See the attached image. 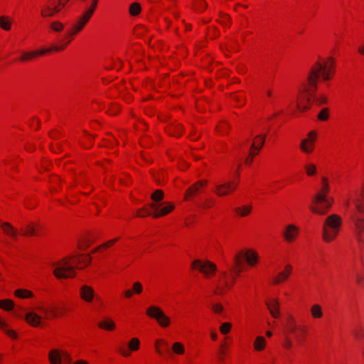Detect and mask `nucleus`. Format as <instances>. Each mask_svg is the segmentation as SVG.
Masks as SVG:
<instances>
[{
	"instance_id": "c85d7f7f",
	"label": "nucleus",
	"mask_w": 364,
	"mask_h": 364,
	"mask_svg": "<svg viewBox=\"0 0 364 364\" xmlns=\"http://www.w3.org/2000/svg\"><path fill=\"white\" fill-rule=\"evenodd\" d=\"M0 228L4 234L10 238L16 240L18 239V230L15 228L11 223L3 222L0 224Z\"/></svg>"
},
{
	"instance_id": "dca6fc26",
	"label": "nucleus",
	"mask_w": 364,
	"mask_h": 364,
	"mask_svg": "<svg viewBox=\"0 0 364 364\" xmlns=\"http://www.w3.org/2000/svg\"><path fill=\"white\" fill-rule=\"evenodd\" d=\"M317 132L314 130L309 132L306 138L301 140L299 144L300 150L305 154H311L315 149L317 140Z\"/></svg>"
},
{
	"instance_id": "864d4df0",
	"label": "nucleus",
	"mask_w": 364,
	"mask_h": 364,
	"mask_svg": "<svg viewBox=\"0 0 364 364\" xmlns=\"http://www.w3.org/2000/svg\"><path fill=\"white\" fill-rule=\"evenodd\" d=\"M243 255L238 254L236 255L234 257V264L236 273L238 274L241 272L240 266L242 264V257Z\"/></svg>"
},
{
	"instance_id": "8fccbe9b",
	"label": "nucleus",
	"mask_w": 364,
	"mask_h": 364,
	"mask_svg": "<svg viewBox=\"0 0 364 364\" xmlns=\"http://www.w3.org/2000/svg\"><path fill=\"white\" fill-rule=\"evenodd\" d=\"M282 346L286 350H291L293 348L294 344L291 338L289 336H287L284 337Z\"/></svg>"
},
{
	"instance_id": "2f4dec72",
	"label": "nucleus",
	"mask_w": 364,
	"mask_h": 364,
	"mask_svg": "<svg viewBox=\"0 0 364 364\" xmlns=\"http://www.w3.org/2000/svg\"><path fill=\"white\" fill-rule=\"evenodd\" d=\"M38 230V225L33 223H26L21 228L22 235L26 237L37 235Z\"/></svg>"
},
{
	"instance_id": "f704fd0d",
	"label": "nucleus",
	"mask_w": 364,
	"mask_h": 364,
	"mask_svg": "<svg viewBox=\"0 0 364 364\" xmlns=\"http://www.w3.org/2000/svg\"><path fill=\"white\" fill-rule=\"evenodd\" d=\"M0 329L4 331V333L12 339H17L18 334L13 329L9 328L7 323L0 318Z\"/></svg>"
},
{
	"instance_id": "473e14b6",
	"label": "nucleus",
	"mask_w": 364,
	"mask_h": 364,
	"mask_svg": "<svg viewBox=\"0 0 364 364\" xmlns=\"http://www.w3.org/2000/svg\"><path fill=\"white\" fill-rule=\"evenodd\" d=\"M265 140L264 135H258L253 139L250 149L252 150V154H258L262 149Z\"/></svg>"
},
{
	"instance_id": "f257e3e1",
	"label": "nucleus",
	"mask_w": 364,
	"mask_h": 364,
	"mask_svg": "<svg viewBox=\"0 0 364 364\" xmlns=\"http://www.w3.org/2000/svg\"><path fill=\"white\" fill-rule=\"evenodd\" d=\"M336 73V60L331 57L319 58L311 66L306 83L309 91H315L317 88V81L320 78L323 81H328L333 78Z\"/></svg>"
},
{
	"instance_id": "4d7b16f0",
	"label": "nucleus",
	"mask_w": 364,
	"mask_h": 364,
	"mask_svg": "<svg viewBox=\"0 0 364 364\" xmlns=\"http://www.w3.org/2000/svg\"><path fill=\"white\" fill-rule=\"evenodd\" d=\"M119 240V237H117V238H114V239H112V240H108L106 242H105L104 244H102V245L99 246L98 247H97L95 250H94V252H95L96 251H97L98 250H100V248H109L110 247H112L114 244H115L118 240Z\"/></svg>"
},
{
	"instance_id": "1a4fd4ad",
	"label": "nucleus",
	"mask_w": 364,
	"mask_h": 364,
	"mask_svg": "<svg viewBox=\"0 0 364 364\" xmlns=\"http://www.w3.org/2000/svg\"><path fill=\"white\" fill-rule=\"evenodd\" d=\"M70 259L65 257L60 260L53 262V274L58 279H69L76 276V271L73 269V265L70 263Z\"/></svg>"
},
{
	"instance_id": "20e7f679",
	"label": "nucleus",
	"mask_w": 364,
	"mask_h": 364,
	"mask_svg": "<svg viewBox=\"0 0 364 364\" xmlns=\"http://www.w3.org/2000/svg\"><path fill=\"white\" fill-rule=\"evenodd\" d=\"M97 7V0H93L90 6L78 16L71 28L68 31L67 35L61 40V44L53 46L55 52H60L66 48L68 45L73 41V37L81 32L90 21Z\"/></svg>"
},
{
	"instance_id": "a878e982",
	"label": "nucleus",
	"mask_w": 364,
	"mask_h": 364,
	"mask_svg": "<svg viewBox=\"0 0 364 364\" xmlns=\"http://www.w3.org/2000/svg\"><path fill=\"white\" fill-rule=\"evenodd\" d=\"M351 200L357 211L364 214V189L356 191Z\"/></svg>"
},
{
	"instance_id": "338daca9",
	"label": "nucleus",
	"mask_w": 364,
	"mask_h": 364,
	"mask_svg": "<svg viewBox=\"0 0 364 364\" xmlns=\"http://www.w3.org/2000/svg\"><path fill=\"white\" fill-rule=\"evenodd\" d=\"M257 154H252V150H250V154H249V156L246 158L245 159V164L247 166H250L253 161V159L254 157L256 156Z\"/></svg>"
},
{
	"instance_id": "2eb2a0df",
	"label": "nucleus",
	"mask_w": 364,
	"mask_h": 364,
	"mask_svg": "<svg viewBox=\"0 0 364 364\" xmlns=\"http://www.w3.org/2000/svg\"><path fill=\"white\" fill-rule=\"evenodd\" d=\"M300 228L295 224H288L284 226L281 235L284 241L288 244L295 242L300 235Z\"/></svg>"
},
{
	"instance_id": "b1692460",
	"label": "nucleus",
	"mask_w": 364,
	"mask_h": 364,
	"mask_svg": "<svg viewBox=\"0 0 364 364\" xmlns=\"http://www.w3.org/2000/svg\"><path fill=\"white\" fill-rule=\"evenodd\" d=\"M355 234L358 242L364 244V218L353 216Z\"/></svg>"
},
{
	"instance_id": "c9c22d12",
	"label": "nucleus",
	"mask_w": 364,
	"mask_h": 364,
	"mask_svg": "<svg viewBox=\"0 0 364 364\" xmlns=\"http://www.w3.org/2000/svg\"><path fill=\"white\" fill-rule=\"evenodd\" d=\"M0 329L4 331V333L12 339H17L18 334L13 329L9 328L7 323L0 318Z\"/></svg>"
},
{
	"instance_id": "e433bc0d",
	"label": "nucleus",
	"mask_w": 364,
	"mask_h": 364,
	"mask_svg": "<svg viewBox=\"0 0 364 364\" xmlns=\"http://www.w3.org/2000/svg\"><path fill=\"white\" fill-rule=\"evenodd\" d=\"M14 294L16 297L22 299H32L34 296L33 292L26 289H17L14 291Z\"/></svg>"
},
{
	"instance_id": "412c9836",
	"label": "nucleus",
	"mask_w": 364,
	"mask_h": 364,
	"mask_svg": "<svg viewBox=\"0 0 364 364\" xmlns=\"http://www.w3.org/2000/svg\"><path fill=\"white\" fill-rule=\"evenodd\" d=\"M54 51L53 49V47L50 48H46V49H40V50H35L31 51H24L22 52L21 55L18 58V61L21 63H28L36 59L38 56H41L45 55L46 53Z\"/></svg>"
},
{
	"instance_id": "49530a36",
	"label": "nucleus",
	"mask_w": 364,
	"mask_h": 364,
	"mask_svg": "<svg viewBox=\"0 0 364 364\" xmlns=\"http://www.w3.org/2000/svg\"><path fill=\"white\" fill-rule=\"evenodd\" d=\"M141 11V5L137 2H134L130 4L129 8V12L131 16H138Z\"/></svg>"
},
{
	"instance_id": "f8f14e48",
	"label": "nucleus",
	"mask_w": 364,
	"mask_h": 364,
	"mask_svg": "<svg viewBox=\"0 0 364 364\" xmlns=\"http://www.w3.org/2000/svg\"><path fill=\"white\" fill-rule=\"evenodd\" d=\"M146 314L150 318L155 319L162 328L169 327L171 323V318L158 306L151 305L149 306L146 310Z\"/></svg>"
},
{
	"instance_id": "37998d69",
	"label": "nucleus",
	"mask_w": 364,
	"mask_h": 364,
	"mask_svg": "<svg viewBox=\"0 0 364 364\" xmlns=\"http://www.w3.org/2000/svg\"><path fill=\"white\" fill-rule=\"evenodd\" d=\"M148 215H152L153 216V210L150 208V204L148 207H144L140 209H139L136 211V216L139 218H144L146 217Z\"/></svg>"
},
{
	"instance_id": "79ce46f5",
	"label": "nucleus",
	"mask_w": 364,
	"mask_h": 364,
	"mask_svg": "<svg viewBox=\"0 0 364 364\" xmlns=\"http://www.w3.org/2000/svg\"><path fill=\"white\" fill-rule=\"evenodd\" d=\"M168 132L169 134L178 137L183 133V126L180 124L171 125Z\"/></svg>"
},
{
	"instance_id": "72a5a7b5",
	"label": "nucleus",
	"mask_w": 364,
	"mask_h": 364,
	"mask_svg": "<svg viewBox=\"0 0 364 364\" xmlns=\"http://www.w3.org/2000/svg\"><path fill=\"white\" fill-rule=\"evenodd\" d=\"M98 327L105 331H112L116 328V323L111 318H106L98 323Z\"/></svg>"
},
{
	"instance_id": "4c0bfd02",
	"label": "nucleus",
	"mask_w": 364,
	"mask_h": 364,
	"mask_svg": "<svg viewBox=\"0 0 364 364\" xmlns=\"http://www.w3.org/2000/svg\"><path fill=\"white\" fill-rule=\"evenodd\" d=\"M310 314L314 319H320L323 316L322 307L318 304H314L311 306Z\"/></svg>"
},
{
	"instance_id": "c756f323",
	"label": "nucleus",
	"mask_w": 364,
	"mask_h": 364,
	"mask_svg": "<svg viewBox=\"0 0 364 364\" xmlns=\"http://www.w3.org/2000/svg\"><path fill=\"white\" fill-rule=\"evenodd\" d=\"M154 348L156 353L160 356L169 353L168 343L163 338H158L155 341Z\"/></svg>"
},
{
	"instance_id": "a19ab883",
	"label": "nucleus",
	"mask_w": 364,
	"mask_h": 364,
	"mask_svg": "<svg viewBox=\"0 0 364 364\" xmlns=\"http://www.w3.org/2000/svg\"><path fill=\"white\" fill-rule=\"evenodd\" d=\"M0 28L4 31H10L11 28V20L9 16H0Z\"/></svg>"
},
{
	"instance_id": "de8ad7c7",
	"label": "nucleus",
	"mask_w": 364,
	"mask_h": 364,
	"mask_svg": "<svg viewBox=\"0 0 364 364\" xmlns=\"http://www.w3.org/2000/svg\"><path fill=\"white\" fill-rule=\"evenodd\" d=\"M171 350L176 355H183L185 353L184 345L181 342L173 343Z\"/></svg>"
},
{
	"instance_id": "a211bd4d",
	"label": "nucleus",
	"mask_w": 364,
	"mask_h": 364,
	"mask_svg": "<svg viewBox=\"0 0 364 364\" xmlns=\"http://www.w3.org/2000/svg\"><path fill=\"white\" fill-rule=\"evenodd\" d=\"M308 84L304 85L303 91L298 95L296 100V107L300 112H304L309 109L310 95L315 91H309Z\"/></svg>"
},
{
	"instance_id": "0eeeda50",
	"label": "nucleus",
	"mask_w": 364,
	"mask_h": 364,
	"mask_svg": "<svg viewBox=\"0 0 364 364\" xmlns=\"http://www.w3.org/2000/svg\"><path fill=\"white\" fill-rule=\"evenodd\" d=\"M342 223L343 219L338 215L331 214L326 217L322 225V240L326 243L333 242L341 231Z\"/></svg>"
},
{
	"instance_id": "f03ea898",
	"label": "nucleus",
	"mask_w": 364,
	"mask_h": 364,
	"mask_svg": "<svg viewBox=\"0 0 364 364\" xmlns=\"http://www.w3.org/2000/svg\"><path fill=\"white\" fill-rule=\"evenodd\" d=\"M97 7V0H93L90 6L78 16L71 28L68 31L67 35L61 40V44L53 46L55 52H60L66 48L68 45L73 41V37L81 32L90 21Z\"/></svg>"
},
{
	"instance_id": "774afa93",
	"label": "nucleus",
	"mask_w": 364,
	"mask_h": 364,
	"mask_svg": "<svg viewBox=\"0 0 364 364\" xmlns=\"http://www.w3.org/2000/svg\"><path fill=\"white\" fill-rule=\"evenodd\" d=\"M316 100L318 105H323L327 102V97L324 95H321L318 97Z\"/></svg>"
},
{
	"instance_id": "3c124183",
	"label": "nucleus",
	"mask_w": 364,
	"mask_h": 364,
	"mask_svg": "<svg viewBox=\"0 0 364 364\" xmlns=\"http://www.w3.org/2000/svg\"><path fill=\"white\" fill-rule=\"evenodd\" d=\"M50 28L53 31L60 33L64 29V24L59 21H54L50 23Z\"/></svg>"
},
{
	"instance_id": "13d9d810",
	"label": "nucleus",
	"mask_w": 364,
	"mask_h": 364,
	"mask_svg": "<svg viewBox=\"0 0 364 364\" xmlns=\"http://www.w3.org/2000/svg\"><path fill=\"white\" fill-rule=\"evenodd\" d=\"M232 328V324L230 322H225L220 326V331L222 334H228Z\"/></svg>"
},
{
	"instance_id": "052dcab7",
	"label": "nucleus",
	"mask_w": 364,
	"mask_h": 364,
	"mask_svg": "<svg viewBox=\"0 0 364 364\" xmlns=\"http://www.w3.org/2000/svg\"><path fill=\"white\" fill-rule=\"evenodd\" d=\"M230 21V16L226 14H223L220 15V16L218 19L219 23L224 26H229Z\"/></svg>"
},
{
	"instance_id": "ea45409f",
	"label": "nucleus",
	"mask_w": 364,
	"mask_h": 364,
	"mask_svg": "<svg viewBox=\"0 0 364 364\" xmlns=\"http://www.w3.org/2000/svg\"><path fill=\"white\" fill-rule=\"evenodd\" d=\"M267 346V341L264 337L257 336L253 342V347L256 351H262Z\"/></svg>"
},
{
	"instance_id": "393cba45",
	"label": "nucleus",
	"mask_w": 364,
	"mask_h": 364,
	"mask_svg": "<svg viewBox=\"0 0 364 364\" xmlns=\"http://www.w3.org/2000/svg\"><path fill=\"white\" fill-rule=\"evenodd\" d=\"M207 181H198L188 188L185 194V200H188L191 197L196 196L206 186Z\"/></svg>"
},
{
	"instance_id": "ddd939ff",
	"label": "nucleus",
	"mask_w": 364,
	"mask_h": 364,
	"mask_svg": "<svg viewBox=\"0 0 364 364\" xmlns=\"http://www.w3.org/2000/svg\"><path fill=\"white\" fill-rule=\"evenodd\" d=\"M72 355L64 349L52 348L48 352V360L50 364H71Z\"/></svg>"
},
{
	"instance_id": "5fc2aeb1",
	"label": "nucleus",
	"mask_w": 364,
	"mask_h": 364,
	"mask_svg": "<svg viewBox=\"0 0 364 364\" xmlns=\"http://www.w3.org/2000/svg\"><path fill=\"white\" fill-rule=\"evenodd\" d=\"M194 9L198 12L203 11L206 8V3L204 0H196L193 4Z\"/></svg>"
},
{
	"instance_id": "69168bd1",
	"label": "nucleus",
	"mask_w": 364,
	"mask_h": 364,
	"mask_svg": "<svg viewBox=\"0 0 364 364\" xmlns=\"http://www.w3.org/2000/svg\"><path fill=\"white\" fill-rule=\"evenodd\" d=\"M132 350H130V349L128 348H121L119 350V353H120L121 355H122L123 357L124 358H128L132 354Z\"/></svg>"
},
{
	"instance_id": "4be33fe9",
	"label": "nucleus",
	"mask_w": 364,
	"mask_h": 364,
	"mask_svg": "<svg viewBox=\"0 0 364 364\" xmlns=\"http://www.w3.org/2000/svg\"><path fill=\"white\" fill-rule=\"evenodd\" d=\"M79 296L83 301L90 304L93 302L96 294L92 287L83 284L79 289Z\"/></svg>"
},
{
	"instance_id": "9d476101",
	"label": "nucleus",
	"mask_w": 364,
	"mask_h": 364,
	"mask_svg": "<svg viewBox=\"0 0 364 364\" xmlns=\"http://www.w3.org/2000/svg\"><path fill=\"white\" fill-rule=\"evenodd\" d=\"M285 328L289 334H294L298 331L296 341L298 346H301L306 342L308 337V328L306 326H299L296 318L292 314H289L286 319Z\"/></svg>"
},
{
	"instance_id": "4468645a",
	"label": "nucleus",
	"mask_w": 364,
	"mask_h": 364,
	"mask_svg": "<svg viewBox=\"0 0 364 364\" xmlns=\"http://www.w3.org/2000/svg\"><path fill=\"white\" fill-rule=\"evenodd\" d=\"M62 5L58 0H48L41 6V16L43 18L53 17L63 9Z\"/></svg>"
},
{
	"instance_id": "7c9ffc66",
	"label": "nucleus",
	"mask_w": 364,
	"mask_h": 364,
	"mask_svg": "<svg viewBox=\"0 0 364 364\" xmlns=\"http://www.w3.org/2000/svg\"><path fill=\"white\" fill-rule=\"evenodd\" d=\"M26 322L32 327H38L42 321V317L33 311H29L25 315Z\"/></svg>"
},
{
	"instance_id": "aec40b11",
	"label": "nucleus",
	"mask_w": 364,
	"mask_h": 364,
	"mask_svg": "<svg viewBox=\"0 0 364 364\" xmlns=\"http://www.w3.org/2000/svg\"><path fill=\"white\" fill-rule=\"evenodd\" d=\"M70 259V263L73 265L75 271L77 269H82L89 265L91 262L92 258L88 255H77L67 256Z\"/></svg>"
},
{
	"instance_id": "09e8293b",
	"label": "nucleus",
	"mask_w": 364,
	"mask_h": 364,
	"mask_svg": "<svg viewBox=\"0 0 364 364\" xmlns=\"http://www.w3.org/2000/svg\"><path fill=\"white\" fill-rule=\"evenodd\" d=\"M14 306V303L11 299L0 300V309L5 311H11Z\"/></svg>"
},
{
	"instance_id": "6ab92c4d",
	"label": "nucleus",
	"mask_w": 364,
	"mask_h": 364,
	"mask_svg": "<svg viewBox=\"0 0 364 364\" xmlns=\"http://www.w3.org/2000/svg\"><path fill=\"white\" fill-rule=\"evenodd\" d=\"M150 208L153 210V217L156 218L168 215L174 209L175 206L172 203H151Z\"/></svg>"
},
{
	"instance_id": "603ef678",
	"label": "nucleus",
	"mask_w": 364,
	"mask_h": 364,
	"mask_svg": "<svg viewBox=\"0 0 364 364\" xmlns=\"http://www.w3.org/2000/svg\"><path fill=\"white\" fill-rule=\"evenodd\" d=\"M216 130L220 134H225L228 132L229 125L225 122H221L216 127Z\"/></svg>"
},
{
	"instance_id": "5701e85b",
	"label": "nucleus",
	"mask_w": 364,
	"mask_h": 364,
	"mask_svg": "<svg viewBox=\"0 0 364 364\" xmlns=\"http://www.w3.org/2000/svg\"><path fill=\"white\" fill-rule=\"evenodd\" d=\"M293 270V267L287 264L285 265L284 269L279 272L275 277L272 279V283L274 285H278L282 283L285 282L291 275Z\"/></svg>"
},
{
	"instance_id": "cd10ccee",
	"label": "nucleus",
	"mask_w": 364,
	"mask_h": 364,
	"mask_svg": "<svg viewBox=\"0 0 364 364\" xmlns=\"http://www.w3.org/2000/svg\"><path fill=\"white\" fill-rule=\"evenodd\" d=\"M267 307L271 316L274 318L280 316L279 302L278 299H271L266 301Z\"/></svg>"
},
{
	"instance_id": "58836bf2",
	"label": "nucleus",
	"mask_w": 364,
	"mask_h": 364,
	"mask_svg": "<svg viewBox=\"0 0 364 364\" xmlns=\"http://www.w3.org/2000/svg\"><path fill=\"white\" fill-rule=\"evenodd\" d=\"M252 207L250 205H244L235 209V213L240 217H247L252 213Z\"/></svg>"
},
{
	"instance_id": "7ed1b4c3",
	"label": "nucleus",
	"mask_w": 364,
	"mask_h": 364,
	"mask_svg": "<svg viewBox=\"0 0 364 364\" xmlns=\"http://www.w3.org/2000/svg\"><path fill=\"white\" fill-rule=\"evenodd\" d=\"M97 7V0H93L90 6L78 16L71 28L68 31L67 35L61 40V44L53 46L55 52H60L66 48L68 45L73 41V37L81 32L90 21Z\"/></svg>"
},
{
	"instance_id": "680f3d73",
	"label": "nucleus",
	"mask_w": 364,
	"mask_h": 364,
	"mask_svg": "<svg viewBox=\"0 0 364 364\" xmlns=\"http://www.w3.org/2000/svg\"><path fill=\"white\" fill-rule=\"evenodd\" d=\"M328 117L329 114L327 108L322 109L318 115V118L321 121H326Z\"/></svg>"
},
{
	"instance_id": "6e6552de",
	"label": "nucleus",
	"mask_w": 364,
	"mask_h": 364,
	"mask_svg": "<svg viewBox=\"0 0 364 364\" xmlns=\"http://www.w3.org/2000/svg\"><path fill=\"white\" fill-rule=\"evenodd\" d=\"M235 277L225 270H220L213 282L214 293L217 295H223L233 287Z\"/></svg>"
},
{
	"instance_id": "0e129e2a",
	"label": "nucleus",
	"mask_w": 364,
	"mask_h": 364,
	"mask_svg": "<svg viewBox=\"0 0 364 364\" xmlns=\"http://www.w3.org/2000/svg\"><path fill=\"white\" fill-rule=\"evenodd\" d=\"M212 310L215 314H220L223 313V306L220 304H214L212 306Z\"/></svg>"
},
{
	"instance_id": "423d86ee",
	"label": "nucleus",
	"mask_w": 364,
	"mask_h": 364,
	"mask_svg": "<svg viewBox=\"0 0 364 364\" xmlns=\"http://www.w3.org/2000/svg\"><path fill=\"white\" fill-rule=\"evenodd\" d=\"M330 186L326 177L321 178V187L313 198L309 205V210L314 214L323 215L330 210L334 199L329 196Z\"/></svg>"
},
{
	"instance_id": "bb28decb",
	"label": "nucleus",
	"mask_w": 364,
	"mask_h": 364,
	"mask_svg": "<svg viewBox=\"0 0 364 364\" xmlns=\"http://www.w3.org/2000/svg\"><path fill=\"white\" fill-rule=\"evenodd\" d=\"M243 257L250 267H255L259 259V254L253 249H248L243 253Z\"/></svg>"
},
{
	"instance_id": "bf43d9fd",
	"label": "nucleus",
	"mask_w": 364,
	"mask_h": 364,
	"mask_svg": "<svg viewBox=\"0 0 364 364\" xmlns=\"http://www.w3.org/2000/svg\"><path fill=\"white\" fill-rule=\"evenodd\" d=\"M132 289L134 294H140L143 291V286L141 282H135L132 284Z\"/></svg>"
},
{
	"instance_id": "a18cd8bd",
	"label": "nucleus",
	"mask_w": 364,
	"mask_h": 364,
	"mask_svg": "<svg viewBox=\"0 0 364 364\" xmlns=\"http://www.w3.org/2000/svg\"><path fill=\"white\" fill-rule=\"evenodd\" d=\"M127 345L130 350H132V352H135L139 349L140 341L138 338L134 337L129 340Z\"/></svg>"
},
{
	"instance_id": "9b49d317",
	"label": "nucleus",
	"mask_w": 364,
	"mask_h": 364,
	"mask_svg": "<svg viewBox=\"0 0 364 364\" xmlns=\"http://www.w3.org/2000/svg\"><path fill=\"white\" fill-rule=\"evenodd\" d=\"M191 268L202 274L207 279H212L218 272L216 264L205 259H195L191 264Z\"/></svg>"
},
{
	"instance_id": "c03bdc74",
	"label": "nucleus",
	"mask_w": 364,
	"mask_h": 364,
	"mask_svg": "<svg viewBox=\"0 0 364 364\" xmlns=\"http://www.w3.org/2000/svg\"><path fill=\"white\" fill-rule=\"evenodd\" d=\"M305 173L308 176H314L316 174L317 168L313 163H307L304 165Z\"/></svg>"
},
{
	"instance_id": "e2e57ef3",
	"label": "nucleus",
	"mask_w": 364,
	"mask_h": 364,
	"mask_svg": "<svg viewBox=\"0 0 364 364\" xmlns=\"http://www.w3.org/2000/svg\"><path fill=\"white\" fill-rule=\"evenodd\" d=\"M232 100L237 102L238 106H242L245 104V97L242 94L233 95Z\"/></svg>"
},
{
	"instance_id": "39448f33",
	"label": "nucleus",
	"mask_w": 364,
	"mask_h": 364,
	"mask_svg": "<svg viewBox=\"0 0 364 364\" xmlns=\"http://www.w3.org/2000/svg\"><path fill=\"white\" fill-rule=\"evenodd\" d=\"M97 7V0H93L90 6L78 16L71 28L68 31L67 35L61 40V44L53 46L55 52H60L66 48L68 45L73 41V37L81 32L90 21Z\"/></svg>"
},
{
	"instance_id": "f3484780",
	"label": "nucleus",
	"mask_w": 364,
	"mask_h": 364,
	"mask_svg": "<svg viewBox=\"0 0 364 364\" xmlns=\"http://www.w3.org/2000/svg\"><path fill=\"white\" fill-rule=\"evenodd\" d=\"M239 181L233 180L215 186L214 193L219 197H224L235 192L238 186Z\"/></svg>"
},
{
	"instance_id": "6e6d98bb",
	"label": "nucleus",
	"mask_w": 364,
	"mask_h": 364,
	"mask_svg": "<svg viewBox=\"0 0 364 364\" xmlns=\"http://www.w3.org/2000/svg\"><path fill=\"white\" fill-rule=\"evenodd\" d=\"M164 192L161 190L158 189L152 193L151 199L155 202H159L164 198Z\"/></svg>"
}]
</instances>
